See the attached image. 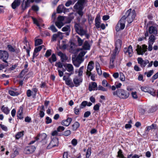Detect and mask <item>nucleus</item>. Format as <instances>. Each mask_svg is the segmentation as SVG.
<instances>
[{"label": "nucleus", "instance_id": "1", "mask_svg": "<svg viewBox=\"0 0 158 158\" xmlns=\"http://www.w3.org/2000/svg\"><path fill=\"white\" fill-rule=\"evenodd\" d=\"M131 11V9H130L127 11L125 15H124V16H126V19L127 18V21L129 23H131L133 21L136 15L135 10H133L132 12Z\"/></svg>", "mask_w": 158, "mask_h": 158}, {"label": "nucleus", "instance_id": "2", "mask_svg": "<svg viewBox=\"0 0 158 158\" xmlns=\"http://www.w3.org/2000/svg\"><path fill=\"white\" fill-rule=\"evenodd\" d=\"M118 97L122 99L127 98L129 95V93L128 92L121 89H118Z\"/></svg>", "mask_w": 158, "mask_h": 158}, {"label": "nucleus", "instance_id": "3", "mask_svg": "<svg viewBox=\"0 0 158 158\" xmlns=\"http://www.w3.org/2000/svg\"><path fill=\"white\" fill-rule=\"evenodd\" d=\"M75 28L77 33L80 35L82 36L86 35V31L84 30L79 24L76 23L75 25Z\"/></svg>", "mask_w": 158, "mask_h": 158}, {"label": "nucleus", "instance_id": "4", "mask_svg": "<svg viewBox=\"0 0 158 158\" xmlns=\"http://www.w3.org/2000/svg\"><path fill=\"white\" fill-rule=\"evenodd\" d=\"M9 57L8 52L5 51L0 50V59L5 63H7L6 60Z\"/></svg>", "mask_w": 158, "mask_h": 158}, {"label": "nucleus", "instance_id": "5", "mask_svg": "<svg viewBox=\"0 0 158 158\" xmlns=\"http://www.w3.org/2000/svg\"><path fill=\"white\" fill-rule=\"evenodd\" d=\"M147 46L145 45H143L142 48L139 45L137 46L136 51L138 55H143L144 53L147 51Z\"/></svg>", "mask_w": 158, "mask_h": 158}, {"label": "nucleus", "instance_id": "6", "mask_svg": "<svg viewBox=\"0 0 158 158\" xmlns=\"http://www.w3.org/2000/svg\"><path fill=\"white\" fill-rule=\"evenodd\" d=\"M65 69L69 73H65L69 76H70L74 73V69L73 65L70 64H67L66 65Z\"/></svg>", "mask_w": 158, "mask_h": 158}, {"label": "nucleus", "instance_id": "7", "mask_svg": "<svg viewBox=\"0 0 158 158\" xmlns=\"http://www.w3.org/2000/svg\"><path fill=\"white\" fill-rule=\"evenodd\" d=\"M47 135L46 134L43 133L41 134H39L35 138L36 140H40L41 141L43 142L44 144L47 143L46 138Z\"/></svg>", "mask_w": 158, "mask_h": 158}, {"label": "nucleus", "instance_id": "8", "mask_svg": "<svg viewBox=\"0 0 158 158\" xmlns=\"http://www.w3.org/2000/svg\"><path fill=\"white\" fill-rule=\"evenodd\" d=\"M35 148L34 146H29L26 147L24 150V153L27 154L32 153L35 151Z\"/></svg>", "mask_w": 158, "mask_h": 158}, {"label": "nucleus", "instance_id": "9", "mask_svg": "<svg viewBox=\"0 0 158 158\" xmlns=\"http://www.w3.org/2000/svg\"><path fill=\"white\" fill-rule=\"evenodd\" d=\"M58 139L56 138H53L47 148L48 149H50L52 147L57 146L58 145Z\"/></svg>", "mask_w": 158, "mask_h": 158}, {"label": "nucleus", "instance_id": "10", "mask_svg": "<svg viewBox=\"0 0 158 158\" xmlns=\"http://www.w3.org/2000/svg\"><path fill=\"white\" fill-rule=\"evenodd\" d=\"M34 0H23L21 6L23 10H25L30 6L31 2H34Z\"/></svg>", "mask_w": 158, "mask_h": 158}, {"label": "nucleus", "instance_id": "11", "mask_svg": "<svg viewBox=\"0 0 158 158\" xmlns=\"http://www.w3.org/2000/svg\"><path fill=\"white\" fill-rule=\"evenodd\" d=\"M94 62L93 61H91L89 62L87 67V69L86 72V74L89 76H91V71L94 68Z\"/></svg>", "mask_w": 158, "mask_h": 158}, {"label": "nucleus", "instance_id": "12", "mask_svg": "<svg viewBox=\"0 0 158 158\" xmlns=\"http://www.w3.org/2000/svg\"><path fill=\"white\" fill-rule=\"evenodd\" d=\"M70 76L68 75L67 76H64L63 77V80L65 81V84L70 87H73L74 86L73 83L72 79L70 78Z\"/></svg>", "mask_w": 158, "mask_h": 158}, {"label": "nucleus", "instance_id": "13", "mask_svg": "<svg viewBox=\"0 0 158 158\" xmlns=\"http://www.w3.org/2000/svg\"><path fill=\"white\" fill-rule=\"evenodd\" d=\"M138 63L140 64V66L142 68H144L145 66L149 63V61L148 60H143L141 58L139 57L137 59Z\"/></svg>", "mask_w": 158, "mask_h": 158}, {"label": "nucleus", "instance_id": "14", "mask_svg": "<svg viewBox=\"0 0 158 158\" xmlns=\"http://www.w3.org/2000/svg\"><path fill=\"white\" fill-rule=\"evenodd\" d=\"M73 82L76 86L79 85L82 81V78L80 77L76 76L73 79Z\"/></svg>", "mask_w": 158, "mask_h": 158}, {"label": "nucleus", "instance_id": "15", "mask_svg": "<svg viewBox=\"0 0 158 158\" xmlns=\"http://www.w3.org/2000/svg\"><path fill=\"white\" fill-rule=\"evenodd\" d=\"M57 11L58 13H61L63 12L64 13H65L68 12L69 10L65 8L63 5H60L58 7Z\"/></svg>", "mask_w": 158, "mask_h": 158}, {"label": "nucleus", "instance_id": "16", "mask_svg": "<svg viewBox=\"0 0 158 158\" xmlns=\"http://www.w3.org/2000/svg\"><path fill=\"white\" fill-rule=\"evenodd\" d=\"M124 51V53L128 55L129 57H131L132 56L133 51L131 45L129 46L128 48H125Z\"/></svg>", "mask_w": 158, "mask_h": 158}, {"label": "nucleus", "instance_id": "17", "mask_svg": "<svg viewBox=\"0 0 158 158\" xmlns=\"http://www.w3.org/2000/svg\"><path fill=\"white\" fill-rule=\"evenodd\" d=\"M62 34V33L58 32L57 34H54L52 36V41L56 40L57 38H59L61 40L63 38Z\"/></svg>", "mask_w": 158, "mask_h": 158}, {"label": "nucleus", "instance_id": "18", "mask_svg": "<svg viewBox=\"0 0 158 158\" xmlns=\"http://www.w3.org/2000/svg\"><path fill=\"white\" fill-rule=\"evenodd\" d=\"M125 27V24H123V23H122L119 21L116 26V30L117 31H119L120 30L124 29Z\"/></svg>", "mask_w": 158, "mask_h": 158}, {"label": "nucleus", "instance_id": "19", "mask_svg": "<svg viewBox=\"0 0 158 158\" xmlns=\"http://www.w3.org/2000/svg\"><path fill=\"white\" fill-rule=\"evenodd\" d=\"M57 54L60 57L61 60L63 62H65L68 59V57L66 56V55L63 53L61 52H58Z\"/></svg>", "mask_w": 158, "mask_h": 158}, {"label": "nucleus", "instance_id": "20", "mask_svg": "<svg viewBox=\"0 0 158 158\" xmlns=\"http://www.w3.org/2000/svg\"><path fill=\"white\" fill-rule=\"evenodd\" d=\"M72 120V119L70 118H68L66 120L62 121L61 124L63 125L68 126L69 125Z\"/></svg>", "mask_w": 158, "mask_h": 158}, {"label": "nucleus", "instance_id": "21", "mask_svg": "<svg viewBox=\"0 0 158 158\" xmlns=\"http://www.w3.org/2000/svg\"><path fill=\"white\" fill-rule=\"evenodd\" d=\"M100 16L99 15H98L95 19V25L97 28H99L100 27Z\"/></svg>", "mask_w": 158, "mask_h": 158}, {"label": "nucleus", "instance_id": "22", "mask_svg": "<svg viewBox=\"0 0 158 158\" xmlns=\"http://www.w3.org/2000/svg\"><path fill=\"white\" fill-rule=\"evenodd\" d=\"M97 87V84L95 82H93L89 84V91L95 90Z\"/></svg>", "mask_w": 158, "mask_h": 158}, {"label": "nucleus", "instance_id": "23", "mask_svg": "<svg viewBox=\"0 0 158 158\" xmlns=\"http://www.w3.org/2000/svg\"><path fill=\"white\" fill-rule=\"evenodd\" d=\"M149 32L151 34H156L157 33L156 28L155 27L152 26L149 27Z\"/></svg>", "mask_w": 158, "mask_h": 158}, {"label": "nucleus", "instance_id": "24", "mask_svg": "<svg viewBox=\"0 0 158 158\" xmlns=\"http://www.w3.org/2000/svg\"><path fill=\"white\" fill-rule=\"evenodd\" d=\"M23 107L21 106L20 107L17 114V117L20 119L23 118Z\"/></svg>", "mask_w": 158, "mask_h": 158}, {"label": "nucleus", "instance_id": "25", "mask_svg": "<svg viewBox=\"0 0 158 158\" xmlns=\"http://www.w3.org/2000/svg\"><path fill=\"white\" fill-rule=\"evenodd\" d=\"M20 4V0H15L12 4V7L15 9L17 6H19Z\"/></svg>", "mask_w": 158, "mask_h": 158}, {"label": "nucleus", "instance_id": "26", "mask_svg": "<svg viewBox=\"0 0 158 158\" xmlns=\"http://www.w3.org/2000/svg\"><path fill=\"white\" fill-rule=\"evenodd\" d=\"M155 36L153 35H151L148 39V44H153L155 42Z\"/></svg>", "mask_w": 158, "mask_h": 158}, {"label": "nucleus", "instance_id": "27", "mask_svg": "<svg viewBox=\"0 0 158 158\" xmlns=\"http://www.w3.org/2000/svg\"><path fill=\"white\" fill-rule=\"evenodd\" d=\"M56 60V56L54 54H52L51 57L48 59V61L51 63L55 62Z\"/></svg>", "mask_w": 158, "mask_h": 158}, {"label": "nucleus", "instance_id": "28", "mask_svg": "<svg viewBox=\"0 0 158 158\" xmlns=\"http://www.w3.org/2000/svg\"><path fill=\"white\" fill-rule=\"evenodd\" d=\"M96 68L98 74L99 75H101L102 71L100 69L99 64L98 62L96 63Z\"/></svg>", "mask_w": 158, "mask_h": 158}, {"label": "nucleus", "instance_id": "29", "mask_svg": "<svg viewBox=\"0 0 158 158\" xmlns=\"http://www.w3.org/2000/svg\"><path fill=\"white\" fill-rule=\"evenodd\" d=\"M90 46L89 42L87 41H85L83 45V48L85 50H88L90 49Z\"/></svg>", "mask_w": 158, "mask_h": 158}, {"label": "nucleus", "instance_id": "30", "mask_svg": "<svg viewBox=\"0 0 158 158\" xmlns=\"http://www.w3.org/2000/svg\"><path fill=\"white\" fill-rule=\"evenodd\" d=\"M82 60L79 59V60H77L75 61H73V64L76 67H79L81 63L82 62Z\"/></svg>", "mask_w": 158, "mask_h": 158}, {"label": "nucleus", "instance_id": "31", "mask_svg": "<svg viewBox=\"0 0 158 158\" xmlns=\"http://www.w3.org/2000/svg\"><path fill=\"white\" fill-rule=\"evenodd\" d=\"M80 124L77 122H76L72 125V129L73 131L76 130L80 126Z\"/></svg>", "mask_w": 158, "mask_h": 158}, {"label": "nucleus", "instance_id": "32", "mask_svg": "<svg viewBox=\"0 0 158 158\" xmlns=\"http://www.w3.org/2000/svg\"><path fill=\"white\" fill-rule=\"evenodd\" d=\"M122 44V41L119 39L117 40L115 42V47L118 49H120Z\"/></svg>", "mask_w": 158, "mask_h": 158}, {"label": "nucleus", "instance_id": "33", "mask_svg": "<svg viewBox=\"0 0 158 158\" xmlns=\"http://www.w3.org/2000/svg\"><path fill=\"white\" fill-rule=\"evenodd\" d=\"M82 6L83 5L77 2L74 5V8L75 9H76L77 10H82Z\"/></svg>", "mask_w": 158, "mask_h": 158}, {"label": "nucleus", "instance_id": "34", "mask_svg": "<svg viewBox=\"0 0 158 158\" xmlns=\"http://www.w3.org/2000/svg\"><path fill=\"white\" fill-rule=\"evenodd\" d=\"M7 48L8 50L11 52H15L17 50L15 47H13L10 45H8Z\"/></svg>", "mask_w": 158, "mask_h": 158}, {"label": "nucleus", "instance_id": "35", "mask_svg": "<svg viewBox=\"0 0 158 158\" xmlns=\"http://www.w3.org/2000/svg\"><path fill=\"white\" fill-rule=\"evenodd\" d=\"M75 37H76L77 39L79 46H81L83 42V40H81L78 35H75Z\"/></svg>", "mask_w": 158, "mask_h": 158}, {"label": "nucleus", "instance_id": "36", "mask_svg": "<svg viewBox=\"0 0 158 158\" xmlns=\"http://www.w3.org/2000/svg\"><path fill=\"white\" fill-rule=\"evenodd\" d=\"M115 55H112V56L110 62V66L112 68H113L114 66V62L115 59Z\"/></svg>", "mask_w": 158, "mask_h": 158}, {"label": "nucleus", "instance_id": "37", "mask_svg": "<svg viewBox=\"0 0 158 158\" xmlns=\"http://www.w3.org/2000/svg\"><path fill=\"white\" fill-rule=\"evenodd\" d=\"M157 128V126L154 124H152L151 126H148L147 127V130L148 131L151 129H156Z\"/></svg>", "mask_w": 158, "mask_h": 158}, {"label": "nucleus", "instance_id": "38", "mask_svg": "<svg viewBox=\"0 0 158 158\" xmlns=\"http://www.w3.org/2000/svg\"><path fill=\"white\" fill-rule=\"evenodd\" d=\"M56 26L59 28H60L64 25L63 22L57 21L55 23Z\"/></svg>", "mask_w": 158, "mask_h": 158}, {"label": "nucleus", "instance_id": "39", "mask_svg": "<svg viewBox=\"0 0 158 158\" xmlns=\"http://www.w3.org/2000/svg\"><path fill=\"white\" fill-rule=\"evenodd\" d=\"M1 109L2 111L6 114H8L10 111V110L8 109V108L7 107H4V106H2Z\"/></svg>", "mask_w": 158, "mask_h": 158}, {"label": "nucleus", "instance_id": "40", "mask_svg": "<svg viewBox=\"0 0 158 158\" xmlns=\"http://www.w3.org/2000/svg\"><path fill=\"white\" fill-rule=\"evenodd\" d=\"M24 131H23L17 133L15 136V138L16 139H19L23 135Z\"/></svg>", "mask_w": 158, "mask_h": 158}, {"label": "nucleus", "instance_id": "41", "mask_svg": "<svg viewBox=\"0 0 158 158\" xmlns=\"http://www.w3.org/2000/svg\"><path fill=\"white\" fill-rule=\"evenodd\" d=\"M86 52V51L82 50L78 55V57L80 58V59L82 60V57L83 56Z\"/></svg>", "mask_w": 158, "mask_h": 158}, {"label": "nucleus", "instance_id": "42", "mask_svg": "<svg viewBox=\"0 0 158 158\" xmlns=\"http://www.w3.org/2000/svg\"><path fill=\"white\" fill-rule=\"evenodd\" d=\"M42 40L41 39H37L35 40V45L37 46L42 44Z\"/></svg>", "mask_w": 158, "mask_h": 158}, {"label": "nucleus", "instance_id": "43", "mask_svg": "<svg viewBox=\"0 0 158 158\" xmlns=\"http://www.w3.org/2000/svg\"><path fill=\"white\" fill-rule=\"evenodd\" d=\"M94 17H92L91 15H88V21L89 24L90 25L93 23Z\"/></svg>", "mask_w": 158, "mask_h": 158}, {"label": "nucleus", "instance_id": "44", "mask_svg": "<svg viewBox=\"0 0 158 158\" xmlns=\"http://www.w3.org/2000/svg\"><path fill=\"white\" fill-rule=\"evenodd\" d=\"M84 69V66H82L79 69V71L78 72V76L81 77L82 76L83 73V70Z\"/></svg>", "mask_w": 158, "mask_h": 158}, {"label": "nucleus", "instance_id": "45", "mask_svg": "<svg viewBox=\"0 0 158 158\" xmlns=\"http://www.w3.org/2000/svg\"><path fill=\"white\" fill-rule=\"evenodd\" d=\"M9 93L12 96H17L19 94V93L17 92H15L12 90H9Z\"/></svg>", "mask_w": 158, "mask_h": 158}, {"label": "nucleus", "instance_id": "46", "mask_svg": "<svg viewBox=\"0 0 158 158\" xmlns=\"http://www.w3.org/2000/svg\"><path fill=\"white\" fill-rule=\"evenodd\" d=\"M91 154V148H88L87 150L86 154V158H89Z\"/></svg>", "mask_w": 158, "mask_h": 158}, {"label": "nucleus", "instance_id": "47", "mask_svg": "<svg viewBox=\"0 0 158 158\" xmlns=\"http://www.w3.org/2000/svg\"><path fill=\"white\" fill-rule=\"evenodd\" d=\"M154 71L153 70H151L148 72H145V74H147V76L148 77H150L153 73Z\"/></svg>", "mask_w": 158, "mask_h": 158}, {"label": "nucleus", "instance_id": "48", "mask_svg": "<svg viewBox=\"0 0 158 158\" xmlns=\"http://www.w3.org/2000/svg\"><path fill=\"white\" fill-rule=\"evenodd\" d=\"M117 156L120 157V158H125L122 154V150L120 149H119L118 152Z\"/></svg>", "mask_w": 158, "mask_h": 158}, {"label": "nucleus", "instance_id": "49", "mask_svg": "<svg viewBox=\"0 0 158 158\" xmlns=\"http://www.w3.org/2000/svg\"><path fill=\"white\" fill-rule=\"evenodd\" d=\"M102 84V85L104 87H109L110 88H111V86L110 85L107 83V81L106 80H103Z\"/></svg>", "mask_w": 158, "mask_h": 158}, {"label": "nucleus", "instance_id": "50", "mask_svg": "<svg viewBox=\"0 0 158 158\" xmlns=\"http://www.w3.org/2000/svg\"><path fill=\"white\" fill-rule=\"evenodd\" d=\"M48 29L51 30L54 32H56L57 31V30L55 27L53 25L49 27Z\"/></svg>", "mask_w": 158, "mask_h": 158}, {"label": "nucleus", "instance_id": "51", "mask_svg": "<svg viewBox=\"0 0 158 158\" xmlns=\"http://www.w3.org/2000/svg\"><path fill=\"white\" fill-rule=\"evenodd\" d=\"M158 78V72L157 73L154 75L152 77L151 80L152 82H154V80Z\"/></svg>", "mask_w": 158, "mask_h": 158}, {"label": "nucleus", "instance_id": "52", "mask_svg": "<svg viewBox=\"0 0 158 158\" xmlns=\"http://www.w3.org/2000/svg\"><path fill=\"white\" fill-rule=\"evenodd\" d=\"M52 54V50L51 49L48 50L45 55V56L46 57L49 56Z\"/></svg>", "mask_w": 158, "mask_h": 158}, {"label": "nucleus", "instance_id": "53", "mask_svg": "<svg viewBox=\"0 0 158 158\" xmlns=\"http://www.w3.org/2000/svg\"><path fill=\"white\" fill-rule=\"evenodd\" d=\"M126 16H123L119 21L120 22L123 23V24H125V22H126Z\"/></svg>", "mask_w": 158, "mask_h": 158}, {"label": "nucleus", "instance_id": "54", "mask_svg": "<svg viewBox=\"0 0 158 158\" xmlns=\"http://www.w3.org/2000/svg\"><path fill=\"white\" fill-rule=\"evenodd\" d=\"M148 93L150 94L153 96H155L156 94L155 91L153 89L148 90Z\"/></svg>", "mask_w": 158, "mask_h": 158}, {"label": "nucleus", "instance_id": "55", "mask_svg": "<svg viewBox=\"0 0 158 158\" xmlns=\"http://www.w3.org/2000/svg\"><path fill=\"white\" fill-rule=\"evenodd\" d=\"M43 47H44V46L41 45L36 48L35 49L34 51L35 52L38 53L42 49Z\"/></svg>", "mask_w": 158, "mask_h": 158}, {"label": "nucleus", "instance_id": "56", "mask_svg": "<svg viewBox=\"0 0 158 158\" xmlns=\"http://www.w3.org/2000/svg\"><path fill=\"white\" fill-rule=\"evenodd\" d=\"M87 104V102L86 101H83L81 104L80 106V108H84Z\"/></svg>", "mask_w": 158, "mask_h": 158}, {"label": "nucleus", "instance_id": "57", "mask_svg": "<svg viewBox=\"0 0 158 158\" xmlns=\"http://www.w3.org/2000/svg\"><path fill=\"white\" fill-rule=\"evenodd\" d=\"M100 106V104L98 103V104H96L94 106V110L95 111H97L99 110Z\"/></svg>", "mask_w": 158, "mask_h": 158}, {"label": "nucleus", "instance_id": "58", "mask_svg": "<svg viewBox=\"0 0 158 158\" xmlns=\"http://www.w3.org/2000/svg\"><path fill=\"white\" fill-rule=\"evenodd\" d=\"M120 79L121 81H124L125 80V77L124 75L122 73H121L120 74Z\"/></svg>", "mask_w": 158, "mask_h": 158}, {"label": "nucleus", "instance_id": "59", "mask_svg": "<svg viewBox=\"0 0 158 158\" xmlns=\"http://www.w3.org/2000/svg\"><path fill=\"white\" fill-rule=\"evenodd\" d=\"M81 108H77V107H76L74 109V112L75 114L76 115H78L79 114V112Z\"/></svg>", "mask_w": 158, "mask_h": 158}, {"label": "nucleus", "instance_id": "60", "mask_svg": "<svg viewBox=\"0 0 158 158\" xmlns=\"http://www.w3.org/2000/svg\"><path fill=\"white\" fill-rule=\"evenodd\" d=\"M46 123L48 124L51 123H52V120L49 117H46Z\"/></svg>", "mask_w": 158, "mask_h": 158}, {"label": "nucleus", "instance_id": "61", "mask_svg": "<svg viewBox=\"0 0 158 158\" xmlns=\"http://www.w3.org/2000/svg\"><path fill=\"white\" fill-rule=\"evenodd\" d=\"M120 49H118V48L115 47L114 52V54L113 55H114L115 56L116 55L118 54Z\"/></svg>", "mask_w": 158, "mask_h": 158}, {"label": "nucleus", "instance_id": "62", "mask_svg": "<svg viewBox=\"0 0 158 158\" xmlns=\"http://www.w3.org/2000/svg\"><path fill=\"white\" fill-rule=\"evenodd\" d=\"M131 95L133 98L134 99H137L138 96L137 94V93L136 92H132L131 93Z\"/></svg>", "mask_w": 158, "mask_h": 158}, {"label": "nucleus", "instance_id": "63", "mask_svg": "<svg viewBox=\"0 0 158 158\" xmlns=\"http://www.w3.org/2000/svg\"><path fill=\"white\" fill-rule=\"evenodd\" d=\"M70 29V27L68 25H67L62 28V31H66L69 30Z\"/></svg>", "mask_w": 158, "mask_h": 158}, {"label": "nucleus", "instance_id": "64", "mask_svg": "<svg viewBox=\"0 0 158 158\" xmlns=\"http://www.w3.org/2000/svg\"><path fill=\"white\" fill-rule=\"evenodd\" d=\"M64 19V17L60 16L58 17L57 21L60 22H63Z\"/></svg>", "mask_w": 158, "mask_h": 158}]
</instances>
